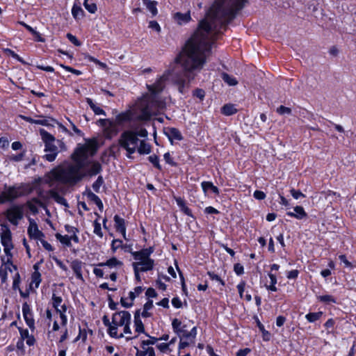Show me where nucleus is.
<instances>
[{
	"label": "nucleus",
	"mask_w": 356,
	"mask_h": 356,
	"mask_svg": "<svg viewBox=\"0 0 356 356\" xmlns=\"http://www.w3.org/2000/svg\"><path fill=\"white\" fill-rule=\"evenodd\" d=\"M212 31V25L207 19L201 20L197 30L186 42L175 61L184 70L192 72L200 70L206 63V52L211 51V43L207 41L208 35Z\"/></svg>",
	"instance_id": "nucleus-1"
},
{
	"label": "nucleus",
	"mask_w": 356,
	"mask_h": 356,
	"mask_svg": "<svg viewBox=\"0 0 356 356\" xmlns=\"http://www.w3.org/2000/svg\"><path fill=\"white\" fill-rule=\"evenodd\" d=\"M46 177L45 182L49 184L51 181H58L64 184L75 185L85 177V175L82 172H79L70 163L65 168H53Z\"/></svg>",
	"instance_id": "nucleus-2"
},
{
	"label": "nucleus",
	"mask_w": 356,
	"mask_h": 356,
	"mask_svg": "<svg viewBox=\"0 0 356 356\" xmlns=\"http://www.w3.org/2000/svg\"><path fill=\"white\" fill-rule=\"evenodd\" d=\"M131 323V314L127 311L116 312L112 317V326L109 329V334L111 337L120 339L125 334H131L129 327Z\"/></svg>",
	"instance_id": "nucleus-3"
},
{
	"label": "nucleus",
	"mask_w": 356,
	"mask_h": 356,
	"mask_svg": "<svg viewBox=\"0 0 356 356\" xmlns=\"http://www.w3.org/2000/svg\"><path fill=\"white\" fill-rule=\"evenodd\" d=\"M227 0H217L215 1L212 7L209 11V15H211L213 19H223L222 24L227 26L236 17L237 13L236 10L231 6H225V3Z\"/></svg>",
	"instance_id": "nucleus-4"
},
{
	"label": "nucleus",
	"mask_w": 356,
	"mask_h": 356,
	"mask_svg": "<svg viewBox=\"0 0 356 356\" xmlns=\"http://www.w3.org/2000/svg\"><path fill=\"white\" fill-rule=\"evenodd\" d=\"M154 250L152 247L145 248L140 251L131 252L134 259L136 260L132 264L134 270L142 272L149 271L153 269L154 261L149 256Z\"/></svg>",
	"instance_id": "nucleus-5"
},
{
	"label": "nucleus",
	"mask_w": 356,
	"mask_h": 356,
	"mask_svg": "<svg viewBox=\"0 0 356 356\" xmlns=\"http://www.w3.org/2000/svg\"><path fill=\"white\" fill-rule=\"evenodd\" d=\"M14 246H3V254L1 255L2 264L0 267V279L1 282L7 281L8 277L13 276L17 267L12 263L13 253L11 250Z\"/></svg>",
	"instance_id": "nucleus-6"
},
{
	"label": "nucleus",
	"mask_w": 356,
	"mask_h": 356,
	"mask_svg": "<svg viewBox=\"0 0 356 356\" xmlns=\"http://www.w3.org/2000/svg\"><path fill=\"white\" fill-rule=\"evenodd\" d=\"M172 327L181 340L186 339L194 341L197 334V327L195 326L189 330L187 324H184L179 319L175 318L172 322Z\"/></svg>",
	"instance_id": "nucleus-7"
},
{
	"label": "nucleus",
	"mask_w": 356,
	"mask_h": 356,
	"mask_svg": "<svg viewBox=\"0 0 356 356\" xmlns=\"http://www.w3.org/2000/svg\"><path fill=\"white\" fill-rule=\"evenodd\" d=\"M4 216L12 225L16 226L24 216L23 208L21 205H13L6 209Z\"/></svg>",
	"instance_id": "nucleus-8"
},
{
	"label": "nucleus",
	"mask_w": 356,
	"mask_h": 356,
	"mask_svg": "<svg viewBox=\"0 0 356 356\" xmlns=\"http://www.w3.org/2000/svg\"><path fill=\"white\" fill-rule=\"evenodd\" d=\"M27 233L30 238L40 241L42 245H50L47 241L43 239L44 234L38 229V226L33 219L29 218V225L28 227Z\"/></svg>",
	"instance_id": "nucleus-9"
},
{
	"label": "nucleus",
	"mask_w": 356,
	"mask_h": 356,
	"mask_svg": "<svg viewBox=\"0 0 356 356\" xmlns=\"http://www.w3.org/2000/svg\"><path fill=\"white\" fill-rule=\"evenodd\" d=\"M19 197L17 186H5V191L0 194V204L11 202Z\"/></svg>",
	"instance_id": "nucleus-10"
},
{
	"label": "nucleus",
	"mask_w": 356,
	"mask_h": 356,
	"mask_svg": "<svg viewBox=\"0 0 356 356\" xmlns=\"http://www.w3.org/2000/svg\"><path fill=\"white\" fill-rule=\"evenodd\" d=\"M138 141L139 139L137 137V135L135 134L134 131L127 130L121 134L118 140V144H123V143H127L129 146L130 145H134V147H135L138 145Z\"/></svg>",
	"instance_id": "nucleus-11"
},
{
	"label": "nucleus",
	"mask_w": 356,
	"mask_h": 356,
	"mask_svg": "<svg viewBox=\"0 0 356 356\" xmlns=\"http://www.w3.org/2000/svg\"><path fill=\"white\" fill-rule=\"evenodd\" d=\"M134 113L131 110L121 112L115 116L114 123L118 126H122L125 123L131 122L133 120Z\"/></svg>",
	"instance_id": "nucleus-12"
},
{
	"label": "nucleus",
	"mask_w": 356,
	"mask_h": 356,
	"mask_svg": "<svg viewBox=\"0 0 356 356\" xmlns=\"http://www.w3.org/2000/svg\"><path fill=\"white\" fill-rule=\"evenodd\" d=\"M174 200L176 201L179 210L186 216L193 218V220L196 219V216L193 214L192 210L188 207L186 201L184 198L181 197H177L173 195Z\"/></svg>",
	"instance_id": "nucleus-13"
},
{
	"label": "nucleus",
	"mask_w": 356,
	"mask_h": 356,
	"mask_svg": "<svg viewBox=\"0 0 356 356\" xmlns=\"http://www.w3.org/2000/svg\"><path fill=\"white\" fill-rule=\"evenodd\" d=\"M163 134L167 136L172 145L174 140L181 141L184 139L181 131L175 127H165L163 129Z\"/></svg>",
	"instance_id": "nucleus-14"
},
{
	"label": "nucleus",
	"mask_w": 356,
	"mask_h": 356,
	"mask_svg": "<svg viewBox=\"0 0 356 356\" xmlns=\"http://www.w3.org/2000/svg\"><path fill=\"white\" fill-rule=\"evenodd\" d=\"M164 82V77L160 76L156 80V81L154 83L147 85V88L152 96H156L163 90Z\"/></svg>",
	"instance_id": "nucleus-15"
},
{
	"label": "nucleus",
	"mask_w": 356,
	"mask_h": 356,
	"mask_svg": "<svg viewBox=\"0 0 356 356\" xmlns=\"http://www.w3.org/2000/svg\"><path fill=\"white\" fill-rule=\"evenodd\" d=\"M44 152H49V154H46L42 156L44 159L49 162L54 161L58 154V148L55 145L54 142L44 144Z\"/></svg>",
	"instance_id": "nucleus-16"
},
{
	"label": "nucleus",
	"mask_w": 356,
	"mask_h": 356,
	"mask_svg": "<svg viewBox=\"0 0 356 356\" xmlns=\"http://www.w3.org/2000/svg\"><path fill=\"white\" fill-rule=\"evenodd\" d=\"M88 165H90V168L83 172L85 175V177L96 176L102 171L101 163L97 161H88Z\"/></svg>",
	"instance_id": "nucleus-17"
},
{
	"label": "nucleus",
	"mask_w": 356,
	"mask_h": 356,
	"mask_svg": "<svg viewBox=\"0 0 356 356\" xmlns=\"http://www.w3.org/2000/svg\"><path fill=\"white\" fill-rule=\"evenodd\" d=\"M22 314L27 325L31 330H33L35 329V322L31 309L27 302L22 305Z\"/></svg>",
	"instance_id": "nucleus-18"
},
{
	"label": "nucleus",
	"mask_w": 356,
	"mask_h": 356,
	"mask_svg": "<svg viewBox=\"0 0 356 356\" xmlns=\"http://www.w3.org/2000/svg\"><path fill=\"white\" fill-rule=\"evenodd\" d=\"M113 220L116 232L120 234L124 238H126L127 228L125 220L116 214L113 217Z\"/></svg>",
	"instance_id": "nucleus-19"
},
{
	"label": "nucleus",
	"mask_w": 356,
	"mask_h": 356,
	"mask_svg": "<svg viewBox=\"0 0 356 356\" xmlns=\"http://www.w3.org/2000/svg\"><path fill=\"white\" fill-rule=\"evenodd\" d=\"M119 132L118 126L114 123V120L103 129V134L106 140H111L114 136H117Z\"/></svg>",
	"instance_id": "nucleus-20"
},
{
	"label": "nucleus",
	"mask_w": 356,
	"mask_h": 356,
	"mask_svg": "<svg viewBox=\"0 0 356 356\" xmlns=\"http://www.w3.org/2000/svg\"><path fill=\"white\" fill-rule=\"evenodd\" d=\"M294 211H287L286 216L296 218L298 220H303L307 218L308 215L302 206H296L293 208Z\"/></svg>",
	"instance_id": "nucleus-21"
},
{
	"label": "nucleus",
	"mask_w": 356,
	"mask_h": 356,
	"mask_svg": "<svg viewBox=\"0 0 356 356\" xmlns=\"http://www.w3.org/2000/svg\"><path fill=\"white\" fill-rule=\"evenodd\" d=\"M19 197L27 196L32 193L35 188L30 184H21L17 186Z\"/></svg>",
	"instance_id": "nucleus-22"
},
{
	"label": "nucleus",
	"mask_w": 356,
	"mask_h": 356,
	"mask_svg": "<svg viewBox=\"0 0 356 356\" xmlns=\"http://www.w3.org/2000/svg\"><path fill=\"white\" fill-rule=\"evenodd\" d=\"M56 238L59 240V241L62 243V245H71V241H73L74 243H79V237L76 234L72 235H61L60 234H56Z\"/></svg>",
	"instance_id": "nucleus-23"
},
{
	"label": "nucleus",
	"mask_w": 356,
	"mask_h": 356,
	"mask_svg": "<svg viewBox=\"0 0 356 356\" xmlns=\"http://www.w3.org/2000/svg\"><path fill=\"white\" fill-rule=\"evenodd\" d=\"M88 154L86 150V147H83L82 145H79L71 155V159H80L87 160Z\"/></svg>",
	"instance_id": "nucleus-24"
},
{
	"label": "nucleus",
	"mask_w": 356,
	"mask_h": 356,
	"mask_svg": "<svg viewBox=\"0 0 356 356\" xmlns=\"http://www.w3.org/2000/svg\"><path fill=\"white\" fill-rule=\"evenodd\" d=\"M37 205L44 207V204L38 197H33L31 200L26 202V206L28 209L34 214L38 212Z\"/></svg>",
	"instance_id": "nucleus-25"
},
{
	"label": "nucleus",
	"mask_w": 356,
	"mask_h": 356,
	"mask_svg": "<svg viewBox=\"0 0 356 356\" xmlns=\"http://www.w3.org/2000/svg\"><path fill=\"white\" fill-rule=\"evenodd\" d=\"M83 147H86V150H87V153L90 154L91 156H93L95 154H96L99 145L96 139H90L88 140L86 144L82 145Z\"/></svg>",
	"instance_id": "nucleus-26"
},
{
	"label": "nucleus",
	"mask_w": 356,
	"mask_h": 356,
	"mask_svg": "<svg viewBox=\"0 0 356 356\" xmlns=\"http://www.w3.org/2000/svg\"><path fill=\"white\" fill-rule=\"evenodd\" d=\"M35 271L31 275V282L30 283L29 287L31 289H36L39 286V284L41 282V275L38 272L37 265H34Z\"/></svg>",
	"instance_id": "nucleus-27"
},
{
	"label": "nucleus",
	"mask_w": 356,
	"mask_h": 356,
	"mask_svg": "<svg viewBox=\"0 0 356 356\" xmlns=\"http://www.w3.org/2000/svg\"><path fill=\"white\" fill-rule=\"evenodd\" d=\"M87 197L88 200L93 202L97 207H98L100 211H102L104 209V204L101 199L94 193H92L90 189L87 188Z\"/></svg>",
	"instance_id": "nucleus-28"
},
{
	"label": "nucleus",
	"mask_w": 356,
	"mask_h": 356,
	"mask_svg": "<svg viewBox=\"0 0 356 356\" xmlns=\"http://www.w3.org/2000/svg\"><path fill=\"white\" fill-rule=\"evenodd\" d=\"M1 245H8L11 242V232L7 225H1Z\"/></svg>",
	"instance_id": "nucleus-29"
},
{
	"label": "nucleus",
	"mask_w": 356,
	"mask_h": 356,
	"mask_svg": "<svg viewBox=\"0 0 356 356\" xmlns=\"http://www.w3.org/2000/svg\"><path fill=\"white\" fill-rule=\"evenodd\" d=\"M49 196L53 198L57 203L64 206L67 205V200L65 197L60 195L59 193L54 189H51L48 191Z\"/></svg>",
	"instance_id": "nucleus-30"
},
{
	"label": "nucleus",
	"mask_w": 356,
	"mask_h": 356,
	"mask_svg": "<svg viewBox=\"0 0 356 356\" xmlns=\"http://www.w3.org/2000/svg\"><path fill=\"white\" fill-rule=\"evenodd\" d=\"M175 18L180 24H186L191 20V17L189 11L186 13L177 12L175 15Z\"/></svg>",
	"instance_id": "nucleus-31"
},
{
	"label": "nucleus",
	"mask_w": 356,
	"mask_h": 356,
	"mask_svg": "<svg viewBox=\"0 0 356 356\" xmlns=\"http://www.w3.org/2000/svg\"><path fill=\"white\" fill-rule=\"evenodd\" d=\"M86 103L90 106L91 110L94 112L95 115H106V113L104 109L97 106L94 102L93 100L90 98H86Z\"/></svg>",
	"instance_id": "nucleus-32"
},
{
	"label": "nucleus",
	"mask_w": 356,
	"mask_h": 356,
	"mask_svg": "<svg viewBox=\"0 0 356 356\" xmlns=\"http://www.w3.org/2000/svg\"><path fill=\"white\" fill-rule=\"evenodd\" d=\"M237 112L238 110L234 105L232 104H226L221 108V113L226 116L234 115Z\"/></svg>",
	"instance_id": "nucleus-33"
},
{
	"label": "nucleus",
	"mask_w": 356,
	"mask_h": 356,
	"mask_svg": "<svg viewBox=\"0 0 356 356\" xmlns=\"http://www.w3.org/2000/svg\"><path fill=\"white\" fill-rule=\"evenodd\" d=\"M99 266H107L110 268H120L122 266V262L118 260L115 257L107 260L106 262L99 263Z\"/></svg>",
	"instance_id": "nucleus-34"
},
{
	"label": "nucleus",
	"mask_w": 356,
	"mask_h": 356,
	"mask_svg": "<svg viewBox=\"0 0 356 356\" xmlns=\"http://www.w3.org/2000/svg\"><path fill=\"white\" fill-rule=\"evenodd\" d=\"M137 151L140 154H148L152 151V146L148 143H146L145 140H141Z\"/></svg>",
	"instance_id": "nucleus-35"
},
{
	"label": "nucleus",
	"mask_w": 356,
	"mask_h": 356,
	"mask_svg": "<svg viewBox=\"0 0 356 356\" xmlns=\"http://www.w3.org/2000/svg\"><path fill=\"white\" fill-rule=\"evenodd\" d=\"M143 2L153 16H156L158 14L157 2L156 1L143 0Z\"/></svg>",
	"instance_id": "nucleus-36"
},
{
	"label": "nucleus",
	"mask_w": 356,
	"mask_h": 356,
	"mask_svg": "<svg viewBox=\"0 0 356 356\" xmlns=\"http://www.w3.org/2000/svg\"><path fill=\"white\" fill-rule=\"evenodd\" d=\"M72 15L75 19L83 17L85 13L80 6L74 4L72 8Z\"/></svg>",
	"instance_id": "nucleus-37"
},
{
	"label": "nucleus",
	"mask_w": 356,
	"mask_h": 356,
	"mask_svg": "<svg viewBox=\"0 0 356 356\" xmlns=\"http://www.w3.org/2000/svg\"><path fill=\"white\" fill-rule=\"evenodd\" d=\"M221 78L224 82L228 84L229 86H234L238 84V81L236 79L226 72L222 73Z\"/></svg>",
	"instance_id": "nucleus-38"
},
{
	"label": "nucleus",
	"mask_w": 356,
	"mask_h": 356,
	"mask_svg": "<svg viewBox=\"0 0 356 356\" xmlns=\"http://www.w3.org/2000/svg\"><path fill=\"white\" fill-rule=\"evenodd\" d=\"M40 134L44 144L55 141V137L43 129H40Z\"/></svg>",
	"instance_id": "nucleus-39"
},
{
	"label": "nucleus",
	"mask_w": 356,
	"mask_h": 356,
	"mask_svg": "<svg viewBox=\"0 0 356 356\" xmlns=\"http://www.w3.org/2000/svg\"><path fill=\"white\" fill-rule=\"evenodd\" d=\"M84 59L87 61L95 63L97 65L99 66L100 69L106 70L107 68V65L105 63L100 61L99 60L97 59L96 58L90 54H85Z\"/></svg>",
	"instance_id": "nucleus-40"
},
{
	"label": "nucleus",
	"mask_w": 356,
	"mask_h": 356,
	"mask_svg": "<svg viewBox=\"0 0 356 356\" xmlns=\"http://www.w3.org/2000/svg\"><path fill=\"white\" fill-rule=\"evenodd\" d=\"M3 52L8 56H11L13 58L15 59L16 60L19 61V63L22 64H26V62L24 60V59L19 56L17 54H16L13 50L9 49V48H4L3 49Z\"/></svg>",
	"instance_id": "nucleus-41"
},
{
	"label": "nucleus",
	"mask_w": 356,
	"mask_h": 356,
	"mask_svg": "<svg viewBox=\"0 0 356 356\" xmlns=\"http://www.w3.org/2000/svg\"><path fill=\"white\" fill-rule=\"evenodd\" d=\"M71 267L74 272L76 277L78 279H82V274H81V262L79 261H73L71 264Z\"/></svg>",
	"instance_id": "nucleus-42"
},
{
	"label": "nucleus",
	"mask_w": 356,
	"mask_h": 356,
	"mask_svg": "<svg viewBox=\"0 0 356 356\" xmlns=\"http://www.w3.org/2000/svg\"><path fill=\"white\" fill-rule=\"evenodd\" d=\"M134 325L135 332L137 334L143 333L145 332L144 325L137 314L134 316Z\"/></svg>",
	"instance_id": "nucleus-43"
},
{
	"label": "nucleus",
	"mask_w": 356,
	"mask_h": 356,
	"mask_svg": "<svg viewBox=\"0 0 356 356\" xmlns=\"http://www.w3.org/2000/svg\"><path fill=\"white\" fill-rule=\"evenodd\" d=\"M67 311V307L65 304L62 305L59 307L56 312L60 314V318L61 319V324L63 325H65L67 324V316H65V312Z\"/></svg>",
	"instance_id": "nucleus-44"
},
{
	"label": "nucleus",
	"mask_w": 356,
	"mask_h": 356,
	"mask_svg": "<svg viewBox=\"0 0 356 356\" xmlns=\"http://www.w3.org/2000/svg\"><path fill=\"white\" fill-rule=\"evenodd\" d=\"M148 161L153 166L159 171L162 170V166L160 164L159 157L156 154H152L147 158Z\"/></svg>",
	"instance_id": "nucleus-45"
},
{
	"label": "nucleus",
	"mask_w": 356,
	"mask_h": 356,
	"mask_svg": "<svg viewBox=\"0 0 356 356\" xmlns=\"http://www.w3.org/2000/svg\"><path fill=\"white\" fill-rule=\"evenodd\" d=\"M74 163L72 164V165L74 167H75V168L79 171V172H81V170L86 167V165H88V161L87 160H84V159H72Z\"/></svg>",
	"instance_id": "nucleus-46"
},
{
	"label": "nucleus",
	"mask_w": 356,
	"mask_h": 356,
	"mask_svg": "<svg viewBox=\"0 0 356 356\" xmlns=\"http://www.w3.org/2000/svg\"><path fill=\"white\" fill-rule=\"evenodd\" d=\"M248 0H234L230 6L234 8L236 12L238 13V11L244 8Z\"/></svg>",
	"instance_id": "nucleus-47"
},
{
	"label": "nucleus",
	"mask_w": 356,
	"mask_h": 356,
	"mask_svg": "<svg viewBox=\"0 0 356 356\" xmlns=\"http://www.w3.org/2000/svg\"><path fill=\"white\" fill-rule=\"evenodd\" d=\"M83 6L91 14L95 13L97 10L96 3L92 1L89 3V0H83Z\"/></svg>",
	"instance_id": "nucleus-48"
},
{
	"label": "nucleus",
	"mask_w": 356,
	"mask_h": 356,
	"mask_svg": "<svg viewBox=\"0 0 356 356\" xmlns=\"http://www.w3.org/2000/svg\"><path fill=\"white\" fill-rule=\"evenodd\" d=\"M119 145L127 151V157L129 159H133L132 154L136 152V147H130L127 143L123 144H119Z\"/></svg>",
	"instance_id": "nucleus-49"
},
{
	"label": "nucleus",
	"mask_w": 356,
	"mask_h": 356,
	"mask_svg": "<svg viewBox=\"0 0 356 356\" xmlns=\"http://www.w3.org/2000/svg\"><path fill=\"white\" fill-rule=\"evenodd\" d=\"M104 180L103 177L102 175H99L97 177V179H96V181L92 184V189L96 193H99L100 187L104 184Z\"/></svg>",
	"instance_id": "nucleus-50"
},
{
	"label": "nucleus",
	"mask_w": 356,
	"mask_h": 356,
	"mask_svg": "<svg viewBox=\"0 0 356 356\" xmlns=\"http://www.w3.org/2000/svg\"><path fill=\"white\" fill-rule=\"evenodd\" d=\"M25 154H26V151L23 150L22 152H21L20 153H19L17 154H12L10 156H9L8 159L10 161L19 162V161L24 160Z\"/></svg>",
	"instance_id": "nucleus-51"
},
{
	"label": "nucleus",
	"mask_w": 356,
	"mask_h": 356,
	"mask_svg": "<svg viewBox=\"0 0 356 356\" xmlns=\"http://www.w3.org/2000/svg\"><path fill=\"white\" fill-rule=\"evenodd\" d=\"M175 83L178 88V91L181 94H185V87L186 84V80L184 79H179L175 81Z\"/></svg>",
	"instance_id": "nucleus-52"
},
{
	"label": "nucleus",
	"mask_w": 356,
	"mask_h": 356,
	"mask_svg": "<svg viewBox=\"0 0 356 356\" xmlns=\"http://www.w3.org/2000/svg\"><path fill=\"white\" fill-rule=\"evenodd\" d=\"M323 313L321 312H314V313H309L306 315V318L310 323L315 322L318 320L322 316Z\"/></svg>",
	"instance_id": "nucleus-53"
},
{
	"label": "nucleus",
	"mask_w": 356,
	"mask_h": 356,
	"mask_svg": "<svg viewBox=\"0 0 356 356\" xmlns=\"http://www.w3.org/2000/svg\"><path fill=\"white\" fill-rule=\"evenodd\" d=\"M163 159L166 163L169 164L172 167H177L178 165L177 163L174 161L173 158H172L170 153L169 152L164 154Z\"/></svg>",
	"instance_id": "nucleus-54"
},
{
	"label": "nucleus",
	"mask_w": 356,
	"mask_h": 356,
	"mask_svg": "<svg viewBox=\"0 0 356 356\" xmlns=\"http://www.w3.org/2000/svg\"><path fill=\"white\" fill-rule=\"evenodd\" d=\"M257 323L259 330L262 332L264 339L268 341L270 339V333L264 329V326L259 320L257 321Z\"/></svg>",
	"instance_id": "nucleus-55"
},
{
	"label": "nucleus",
	"mask_w": 356,
	"mask_h": 356,
	"mask_svg": "<svg viewBox=\"0 0 356 356\" xmlns=\"http://www.w3.org/2000/svg\"><path fill=\"white\" fill-rule=\"evenodd\" d=\"M276 112L280 115H291L292 113L291 108L285 106L281 105L277 108Z\"/></svg>",
	"instance_id": "nucleus-56"
},
{
	"label": "nucleus",
	"mask_w": 356,
	"mask_h": 356,
	"mask_svg": "<svg viewBox=\"0 0 356 356\" xmlns=\"http://www.w3.org/2000/svg\"><path fill=\"white\" fill-rule=\"evenodd\" d=\"M11 277L13 280V289H15V290L18 289L19 282H20V277H19V274L17 270H16V271H15V273H13V275Z\"/></svg>",
	"instance_id": "nucleus-57"
},
{
	"label": "nucleus",
	"mask_w": 356,
	"mask_h": 356,
	"mask_svg": "<svg viewBox=\"0 0 356 356\" xmlns=\"http://www.w3.org/2000/svg\"><path fill=\"white\" fill-rule=\"evenodd\" d=\"M66 38L76 47H80L81 45V42L78 40V38L72 35L70 33H67L66 34Z\"/></svg>",
	"instance_id": "nucleus-58"
},
{
	"label": "nucleus",
	"mask_w": 356,
	"mask_h": 356,
	"mask_svg": "<svg viewBox=\"0 0 356 356\" xmlns=\"http://www.w3.org/2000/svg\"><path fill=\"white\" fill-rule=\"evenodd\" d=\"M60 67L62 68H63L65 71L71 72L73 74H75V75H77V76L82 74V72L81 71H80L79 70H76L75 68H73L72 67H70V66H68V65H63V64H60Z\"/></svg>",
	"instance_id": "nucleus-59"
},
{
	"label": "nucleus",
	"mask_w": 356,
	"mask_h": 356,
	"mask_svg": "<svg viewBox=\"0 0 356 356\" xmlns=\"http://www.w3.org/2000/svg\"><path fill=\"white\" fill-rule=\"evenodd\" d=\"M63 302V299L61 297L56 296L55 294H53L52 296V305L53 307L56 309L59 308L60 306H61V303Z\"/></svg>",
	"instance_id": "nucleus-60"
},
{
	"label": "nucleus",
	"mask_w": 356,
	"mask_h": 356,
	"mask_svg": "<svg viewBox=\"0 0 356 356\" xmlns=\"http://www.w3.org/2000/svg\"><path fill=\"white\" fill-rule=\"evenodd\" d=\"M193 95L202 101L205 97V92L203 89L196 88L193 91Z\"/></svg>",
	"instance_id": "nucleus-61"
},
{
	"label": "nucleus",
	"mask_w": 356,
	"mask_h": 356,
	"mask_svg": "<svg viewBox=\"0 0 356 356\" xmlns=\"http://www.w3.org/2000/svg\"><path fill=\"white\" fill-rule=\"evenodd\" d=\"M143 288L141 286H137L134 289V291H130L129 293V298L133 301L137 296L141 293Z\"/></svg>",
	"instance_id": "nucleus-62"
},
{
	"label": "nucleus",
	"mask_w": 356,
	"mask_h": 356,
	"mask_svg": "<svg viewBox=\"0 0 356 356\" xmlns=\"http://www.w3.org/2000/svg\"><path fill=\"white\" fill-rule=\"evenodd\" d=\"M111 157V156L108 154V150L105 149L102 152L100 156V161L105 164H107L110 159L109 158Z\"/></svg>",
	"instance_id": "nucleus-63"
},
{
	"label": "nucleus",
	"mask_w": 356,
	"mask_h": 356,
	"mask_svg": "<svg viewBox=\"0 0 356 356\" xmlns=\"http://www.w3.org/2000/svg\"><path fill=\"white\" fill-rule=\"evenodd\" d=\"M213 184L211 181H204L201 183V186L204 194H207L208 191L211 188Z\"/></svg>",
	"instance_id": "nucleus-64"
}]
</instances>
